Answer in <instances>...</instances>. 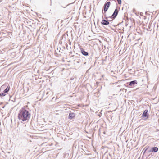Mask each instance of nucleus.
I'll return each mask as SVG.
<instances>
[{
    "mask_svg": "<svg viewBox=\"0 0 159 159\" xmlns=\"http://www.w3.org/2000/svg\"><path fill=\"white\" fill-rule=\"evenodd\" d=\"M30 114L28 111L26 110L25 108H22L20 110L18 114V119L23 121H25L29 119Z\"/></svg>",
    "mask_w": 159,
    "mask_h": 159,
    "instance_id": "1",
    "label": "nucleus"
},
{
    "mask_svg": "<svg viewBox=\"0 0 159 159\" xmlns=\"http://www.w3.org/2000/svg\"><path fill=\"white\" fill-rule=\"evenodd\" d=\"M118 9L117 8H116L115 10L114 11V12L112 15L110 17V18L111 19H114L117 16L118 14ZM109 17L110 18V17Z\"/></svg>",
    "mask_w": 159,
    "mask_h": 159,
    "instance_id": "2",
    "label": "nucleus"
},
{
    "mask_svg": "<svg viewBox=\"0 0 159 159\" xmlns=\"http://www.w3.org/2000/svg\"><path fill=\"white\" fill-rule=\"evenodd\" d=\"M110 5V2H108L105 3L104 6V12H106L107 10Z\"/></svg>",
    "mask_w": 159,
    "mask_h": 159,
    "instance_id": "3",
    "label": "nucleus"
},
{
    "mask_svg": "<svg viewBox=\"0 0 159 159\" xmlns=\"http://www.w3.org/2000/svg\"><path fill=\"white\" fill-rule=\"evenodd\" d=\"M107 18L108 17H106L105 18L106 20H102L101 23L102 24L106 25L109 24V22L108 21L109 20H108Z\"/></svg>",
    "mask_w": 159,
    "mask_h": 159,
    "instance_id": "4",
    "label": "nucleus"
},
{
    "mask_svg": "<svg viewBox=\"0 0 159 159\" xmlns=\"http://www.w3.org/2000/svg\"><path fill=\"white\" fill-rule=\"evenodd\" d=\"M80 49L81 50V52L83 55L85 56H87L88 55V53L86 52L83 48H81Z\"/></svg>",
    "mask_w": 159,
    "mask_h": 159,
    "instance_id": "5",
    "label": "nucleus"
},
{
    "mask_svg": "<svg viewBox=\"0 0 159 159\" xmlns=\"http://www.w3.org/2000/svg\"><path fill=\"white\" fill-rule=\"evenodd\" d=\"M148 111L147 110H145L144 111L142 117H148Z\"/></svg>",
    "mask_w": 159,
    "mask_h": 159,
    "instance_id": "6",
    "label": "nucleus"
},
{
    "mask_svg": "<svg viewBox=\"0 0 159 159\" xmlns=\"http://www.w3.org/2000/svg\"><path fill=\"white\" fill-rule=\"evenodd\" d=\"M137 84V80L132 81L129 82V86H132L133 85L136 84Z\"/></svg>",
    "mask_w": 159,
    "mask_h": 159,
    "instance_id": "7",
    "label": "nucleus"
},
{
    "mask_svg": "<svg viewBox=\"0 0 159 159\" xmlns=\"http://www.w3.org/2000/svg\"><path fill=\"white\" fill-rule=\"evenodd\" d=\"M75 115L74 113H70L69 114V118L72 119L75 117Z\"/></svg>",
    "mask_w": 159,
    "mask_h": 159,
    "instance_id": "8",
    "label": "nucleus"
},
{
    "mask_svg": "<svg viewBox=\"0 0 159 159\" xmlns=\"http://www.w3.org/2000/svg\"><path fill=\"white\" fill-rule=\"evenodd\" d=\"M151 150V151H152V152H157L158 151V148L157 147H154L152 148Z\"/></svg>",
    "mask_w": 159,
    "mask_h": 159,
    "instance_id": "9",
    "label": "nucleus"
},
{
    "mask_svg": "<svg viewBox=\"0 0 159 159\" xmlns=\"http://www.w3.org/2000/svg\"><path fill=\"white\" fill-rule=\"evenodd\" d=\"M10 89L9 86H7V88L4 90L3 92L4 93H7L8 92Z\"/></svg>",
    "mask_w": 159,
    "mask_h": 159,
    "instance_id": "10",
    "label": "nucleus"
},
{
    "mask_svg": "<svg viewBox=\"0 0 159 159\" xmlns=\"http://www.w3.org/2000/svg\"><path fill=\"white\" fill-rule=\"evenodd\" d=\"M5 93L1 92V91H0V96L1 97V96H2V97L6 95V94H5Z\"/></svg>",
    "mask_w": 159,
    "mask_h": 159,
    "instance_id": "11",
    "label": "nucleus"
},
{
    "mask_svg": "<svg viewBox=\"0 0 159 159\" xmlns=\"http://www.w3.org/2000/svg\"><path fill=\"white\" fill-rule=\"evenodd\" d=\"M118 2V3L119 4H121V0H116Z\"/></svg>",
    "mask_w": 159,
    "mask_h": 159,
    "instance_id": "12",
    "label": "nucleus"
},
{
    "mask_svg": "<svg viewBox=\"0 0 159 159\" xmlns=\"http://www.w3.org/2000/svg\"><path fill=\"white\" fill-rule=\"evenodd\" d=\"M143 13H140V15L141 16H143Z\"/></svg>",
    "mask_w": 159,
    "mask_h": 159,
    "instance_id": "13",
    "label": "nucleus"
},
{
    "mask_svg": "<svg viewBox=\"0 0 159 159\" xmlns=\"http://www.w3.org/2000/svg\"><path fill=\"white\" fill-rule=\"evenodd\" d=\"M147 148H146V149H145L144 150V152H143V153H144V154L145 152H146V150H147Z\"/></svg>",
    "mask_w": 159,
    "mask_h": 159,
    "instance_id": "14",
    "label": "nucleus"
}]
</instances>
